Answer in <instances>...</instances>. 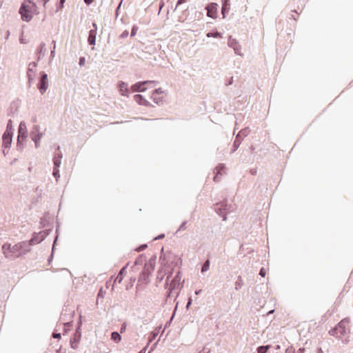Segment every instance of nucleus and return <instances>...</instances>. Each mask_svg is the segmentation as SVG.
Listing matches in <instances>:
<instances>
[{
  "mask_svg": "<svg viewBox=\"0 0 353 353\" xmlns=\"http://www.w3.org/2000/svg\"><path fill=\"white\" fill-rule=\"evenodd\" d=\"M350 322V318L346 317L343 319L334 327L330 330V335L336 338H342L345 336L350 332V329L348 327Z\"/></svg>",
  "mask_w": 353,
  "mask_h": 353,
  "instance_id": "f257e3e1",
  "label": "nucleus"
},
{
  "mask_svg": "<svg viewBox=\"0 0 353 353\" xmlns=\"http://www.w3.org/2000/svg\"><path fill=\"white\" fill-rule=\"evenodd\" d=\"M234 205L232 204H228L227 201H223L219 203H216L214 205L215 212L223 218V221L227 219V214L234 210Z\"/></svg>",
  "mask_w": 353,
  "mask_h": 353,
  "instance_id": "f03ea898",
  "label": "nucleus"
},
{
  "mask_svg": "<svg viewBox=\"0 0 353 353\" xmlns=\"http://www.w3.org/2000/svg\"><path fill=\"white\" fill-rule=\"evenodd\" d=\"M32 4L28 3L27 0H24L23 2L21 3L19 10L21 19L26 22L30 21L32 19Z\"/></svg>",
  "mask_w": 353,
  "mask_h": 353,
  "instance_id": "7ed1b4c3",
  "label": "nucleus"
},
{
  "mask_svg": "<svg viewBox=\"0 0 353 353\" xmlns=\"http://www.w3.org/2000/svg\"><path fill=\"white\" fill-rule=\"evenodd\" d=\"M40 127L38 125H33L30 132V136L32 141L34 143L35 148H38L39 147L40 140L42 138L43 134L39 132Z\"/></svg>",
  "mask_w": 353,
  "mask_h": 353,
  "instance_id": "20e7f679",
  "label": "nucleus"
},
{
  "mask_svg": "<svg viewBox=\"0 0 353 353\" xmlns=\"http://www.w3.org/2000/svg\"><path fill=\"white\" fill-rule=\"evenodd\" d=\"M48 74L45 72H40V78L37 84V88L41 94H43L48 88Z\"/></svg>",
  "mask_w": 353,
  "mask_h": 353,
  "instance_id": "39448f33",
  "label": "nucleus"
},
{
  "mask_svg": "<svg viewBox=\"0 0 353 353\" xmlns=\"http://www.w3.org/2000/svg\"><path fill=\"white\" fill-rule=\"evenodd\" d=\"M218 8L219 5L216 3L211 2L207 4L205 7L207 16L212 19H216L217 17Z\"/></svg>",
  "mask_w": 353,
  "mask_h": 353,
  "instance_id": "423d86ee",
  "label": "nucleus"
},
{
  "mask_svg": "<svg viewBox=\"0 0 353 353\" xmlns=\"http://www.w3.org/2000/svg\"><path fill=\"white\" fill-rule=\"evenodd\" d=\"M17 134L18 139L26 141L28 133L27 130L26 123L25 121H22L19 123Z\"/></svg>",
  "mask_w": 353,
  "mask_h": 353,
  "instance_id": "0eeeda50",
  "label": "nucleus"
},
{
  "mask_svg": "<svg viewBox=\"0 0 353 353\" xmlns=\"http://www.w3.org/2000/svg\"><path fill=\"white\" fill-rule=\"evenodd\" d=\"M228 45L229 47L233 48L234 53L237 55H241V45L239 44V41L236 39L232 38V36H230L228 41Z\"/></svg>",
  "mask_w": 353,
  "mask_h": 353,
  "instance_id": "6e6552de",
  "label": "nucleus"
},
{
  "mask_svg": "<svg viewBox=\"0 0 353 353\" xmlns=\"http://www.w3.org/2000/svg\"><path fill=\"white\" fill-rule=\"evenodd\" d=\"M148 81H138L133 85H131V90L133 92H143L147 90L146 83H148Z\"/></svg>",
  "mask_w": 353,
  "mask_h": 353,
  "instance_id": "1a4fd4ad",
  "label": "nucleus"
},
{
  "mask_svg": "<svg viewBox=\"0 0 353 353\" xmlns=\"http://www.w3.org/2000/svg\"><path fill=\"white\" fill-rule=\"evenodd\" d=\"M63 157L62 152L60 150V146L57 145L56 151L53 157V168H60L61 164V159Z\"/></svg>",
  "mask_w": 353,
  "mask_h": 353,
  "instance_id": "9d476101",
  "label": "nucleus"
},
{
  "mask_svg": "<svg viewBox=\"0 0 353 353\" xmlns=\"http://www.w3.org/2000/svg\"><path fill=\"white\" fill-rule=\"evenodd\" d=\"M93 29H91L88 32V43L90 45L94 46L96 43V37L97 31V25L95 22L92 23Z\"/></svg>",
  "mask_w": 353,
  "mask_h": 353,
  "instance_id": "9b49d317",
  "label": "nucleus"
},
{
  "mask_svg": "<svg viewBox=\"0 0 353 353\" xmlns=\"http://www.w3.org/2000/svg\"><path fill=\"white\" fill-rule=\"evenodd\" d=\"M169 276L167 277V279L165 283V288H168L169 285L173 287V288H178L180 285V279H181V272H178L174 278L172 279L170 283H168Z\"/></svg>",
  "mask_w": 353,
  "mask_h": 353,
  "instance_id": "f8f14e48",
  "label": "nucleus"
},
{
  "mask_svg": "<svg viewBox=\"0 0 353 353\" xmlns=\"http://www.w3.org/2000/svg\"><path fill=\"white\" fill-rule=\"evenodd\" d=\"M14 134L4 132L2 136V146L5 149H10L12 145V137Z\"/></svg>",
  "mask_w": 353,
  "mask_h": 353,
  "instance_id": "ddd939ff",
  "label": "nucleus"
},
{
  "mask_svg": "<svg viewBox=\"0 0 353 353\" xmlns=\"http://www.w3.org/2000/svg\"><path fill=\"white\" fill-rule=\"evenodd\" d=\"M117 88L119 89L120 94L122 96L127 97H129L128 84L126 82H124L123 81H119L117 83Z\"/></svg>",
  "mask_w": 353,
  "mask_h": 353,
  "instance_id": "4468645a",
  "label": "nucleus"
},
{
  "mask_svg": "<svg viewBox=\"0 0 353 353\" xmlns=\"http://www.w3.org/2000/svg\"><path fill=\"white\" fill-rule=\"evenodd\" d=\"M128 263H127L125 265H124L119 272L117 277L115 278L114 283H121L125 276V275L127 273V268H128Z\"/></svg>",
  "mask_w": 353,
  "mask_h": 353,
  "instance_id": "2eb2a0df",
  "label": "nucleus"
},
{
  "mask_svg": "<svg viewBox=\"0 0 353 353\" xmlns=\"http://www.w3.org/2000/svg\"><path fill=\"white\" fill-rule=\"evenodd\" d=\"M59 228V225H57V227L56 229V235H55V237H54V241L52 243V252H51L50 255L48 258V262L49 264L52 261V259L54 257V250H55V245H56L58 238H59V228Z\"/></svg>",
  "mask_w": 353,
  "mask_h": 353,
  "instance_id": "dca6fc26",
  "label": "nucleus"
},
{
  "mask_svg": "<svg viewBox=\"0 0 353 353\" xmlns=\"http://www.w3.org/2000/svg\"><path fill=\"white\" fill-rule=\"evenodd\" d=\"M20 244L21 245V248L20 249L21 252L19 254L23 255L30 252V247L32 246V244L30 243V241H21L20 242Z\"/></svg>",
  "mask_w": 353,
  "mask_h": 353,
  "instance_id": "f3484780",
  "label": "nucleus"
},
{
  "mask_svg": "<svg viewBox=\"0 0 353 353\" xmlns=\"http://www.w3.org/2000/svg\"><path fill=\"white\" fill-rule=\"evenodd\" d=\"M43 241V237L41 236V233L37 232H34L32 238L29 240L32 245L40 243Z\"/></svg>",
  "mask_w": 353,
  "mask_h": 353,
  "instance_id": "a211bd4d",
  "label": "nucleus"
},
{
  "mask_svg": "<svg viewBox=\"0 0 353 353\" xmlns=\"http://www.w3.org/2000/svg\"><path fill=\"white\" fill-rule=\"evenodd\" d=\"M230 0H221V14L223 18L225 17L226 14L229 12L230 8Z\"/></svg>",
  "mask_w": 353,
  "mask_h": 353,
  "instance_id": "6ab92c4d",
  "label": "nucleus"
},
{
  "mask_svg": "<svg viewBox=\"0 0 353 353\" xmlns=\"http://www.w3.org/2000/svg\"><path fill=\"white\" fill-rule=\"evenodd\" d=\"M12 247L10 243H6L2 245L3 252L6 258L12 256Z\"/></svg>",
  "mask_w": 353,
  "mask_h": 353,
  "instance_id": "aec40b11",
  "label": "nucleus"
},
{
  "mask_svg": "<svg viewBox=\"0 0 353 353\" xmlns=\"http://www.w3.org/2000/svg\"><path fill=\"white\" fill-rule=\"evenodd\" d=\"M31 65H32L33 67H37V63L36 62H34V61H32V62H30V64H29V66H28V71H27V77H28V79L29 87L31 86V83L33 81V77H32V76L31 74V72H34V70L30 68Z\"/></svg>",
  "mask_w": 353,
  "mask_h": 353,
  "instance_id": "412c9836",
  "label": "nucleus"
},
{
  "mask_svg": "<svg viewBox=\"0 0 353 353\" xmlns=\"http://www.w3.org/2000/svg\"><path fill=\"white\" fill-rule=\"evenodd\" d=\"M243 140V138L242 137H240V135H236L235 139L233 142L232 150L231 152H234L239 147L240 144L241 143L242 141Z\"/></svg>",
  "mask_w": 353,
  "mask_h": 353,
  "instance_id": "4be33fe9",
  "label": "nucleus"
},
{
  "mask_svg": "<svg viewBox=\"0 0 353 353\" xmlns=\"http://www.w3.org/2000/svg\"><path fill=\"white\" fill-rule=\"evenodd\" d=\"M46 51V43L44 42H41L37 49V60L39 61L41 57L44 55V52Z\"/></svg>",
  "mask_w": 353,
  "mask_h": 353,
  "instance_id": "5701e85b",
  "label": "nucleus"
},
{
  "mask_svg": "<svg viewBox=\"0 0 353 353\" xmlns=\"http://www.w3.org/2000/svg\"><path fill=\"white\" fill-rule=\"evenodd\" d=\"M21 245L20 244V242L12 245V256H14V257H19L21 256V254H19V253L21 252Z\"/></svg>",
  "mask_w": 353,
  "mask_h": 353,
  "instance_id": "b1692460",
  "label": "nucleus"
},
{
  "mask_svg": "<svg viewBox=\"0 0 353 353\" xmlns=\"http://www.w3.org/2000/svg\"><path fill=\"white\" fill-rule=\"evenodd\" d=\"M154 266L150 265L148 263L145 262L142 272H143L144 274H147L148 275H151L154 270Z\"/></svg>",
  "mask_w": 353,
  "mask_h": 353,
  "instance_id": "393cba45",
  "label": "nucleus"
},
{
  "mask_svg": "<svg viewBox=\"0 0 353 353\" xmlns=\"http://www.w3.org/2000/svg\"><path fill=\"white\" fill-rule=\"evenodd\" d=\"M17 111V104L14 101H12L10 105V107L8 110V113H7V115L8 117H11V116H13V114H14L15 112Z\"/></svg>",
  "mask_w": 353,
  "mask_h": 353,
  "instance_id": "a878e982",
  "label": "nucleus"
},
{
  "mask_svg": "<svg viewBox=\"0 0 353 353\" xmlns=\"http://www.w3.org/2000/svg\"><path fill=\"white\" fill-rule=\"evenodd\" d=\"M50 217L48 214H46L41 218L40 224L42 228H46L50 225Z\"/></svg>",
  "mask_w": 353,
  "mask_h": 353,
  "instance_id": "bb28decb",
  "label": "nucleus"
},
{
  "mask_svg": "<svg viewBox=\"0 0 353 353\" xmlns=\"http://www.w3.org/2000/svg\"><path fill=\"white\" fill-rule=\"evenodd\" d=\"M207 37L210 38H221L222 37V33L218 32L216 30H213L210 32H208L206 34Z\"/></svg>",
  "mask_w": 353,
  "mask_h": 353,
  "instance_id": "cd10ccee",
  "label": "nucleus"
},
{
  "mask_svg": "<svg viewBox=\"0 0 353 353\" xmlns=\"http://www.w3.org/2000/svg\"><path fill=\"white\" fill-rule=\"evenodd\" d=\"M111 339L117 343L120 342L121 340V334L118 332H112L111 333Z\"/></svg>",
  "mask_w": 353,
  "mask_h": 353,
  "instance_id": "c85d7f7f",
  "label": "nucleus"
},
{
  "mask_svg": "<svg viewBox=\"0 0 353 353\" xmlns=\"http://www.w3.org/2000/svg\"><path fill=\"white\" fill-rule=\"evenodd\" d=\"M145 99V97L141 94H136L134 95V100L140 105L143 104Z\"/></svg>",
  "mask_w": 353,
  "mask_h": 353,
  "instance_id": "c756f323",
  "label": "nucleus"
},
{
  "mask_svg": "<svg viewBox=\"0 0 353 353\" xmlns=\"http://www.w3.org/2000/svg\"><path fill=\"white\" fill-rule=\"evenodd\" d=\"M145 254H140L135 260L134 265H142L143 263L145 261Z\"/></svg>",
  "mask_w": 353,
  "mask_h": 353,
  "instance_id": "7c9ffc66",
  "label": "nucleus"
},
{
  "mask_svg": "<svg viewBox=\"0 0 353 353\" xmlns=\"http://www.w3.org/2000/svg\"><path fill=\"white\" fill-rule=\"evenodd\" d=\"M81 325L79 326L78 329H77L76 332L74 333L73 338L71 339L76 343H79L81 340V332H79L80 329Z\"/></svg>",
  "mask_w": 353,
  "mask_h": 353,
  "instance_id": "2f4dec72",
  "label": "nucleus"
},
{
  "mask_svg": "<svg viewBox=\"0 0 353 353\" xmlns=\"http://www.w3.org/2000/svg\"><path fill=\"white\" fill-rule=\"evenodd\" d=\"M243 285H244V283L242 279V277L241 276H239L237 277V280L235 282V290H239Z\"/></svg>",
  "mask_w": 353,
  "mask_h": 353,
  "instance_id": "473e14b6",
  "label": "nucleus"
},
{
  "mask_svg": "<svg viewBox=\"0 0 353 353\" xmlns=\"http://www.w3.org/2000/svg\"><path fill=\"white\" fill-rule=\"evenodd\" d=\"M151 99L153 100V101L157 104V105H161L163 103V97H157V95H155V94H152L151 95Z\"/></svg>",
  "mask_w": 353,
  "mask_h": 353,
  "instance_id": "72a5a7b5",
  "label": "nucleus"
},
{
  "mask_svg": "<svg viewBox=\"0 0 353 353\" xmlns=\"http://www.w3.org/2000/svg\"><path fill=\"white\" fill-rule=\"evenodd\" d=\"M13 131H14V129H13V126H12V120L11 119H10L8 121L6 131L4 132L14 134Z\"/></svg>",
  "mask_w": 353,
  "mask_h": 353,
  "instance_id": "f704fd0d",
  "label": "nucleus"
},
{
  "mask_svg": "<svg viewBox=\"0 0 353 353\" xmlns=\"http://www.w3.org/2000/svg\"><path fill=\"white\" fill-rule=\"evenodd\" d=\"M250 132V130L248 127L244 128L243 129L241 130L237 135H240V137H242L243 139L244 137H246L249 133Z\"/></svg>",
  "mask_w": 353,
  "mask_h": 353,
  "instance_id": "c9c22d12",
  "label": "nucleus"
},
{
  "mask_svg": "<svg viewBox=\"0 0 353 353\" xmlns=\"http://www.w3.org/2000/svg\"><path fill=\"white\" fill-rule=\"evenodd\" d=\"M150 275H148L147 274H144L143 272H141L140 273L139 276V281H141L142 282L145 283H148L150 281L149 277Z\"/></svg>",
  "mask_w": 353,
  "mask_h": 353,
  "instance_id": "e433bc0d",
  "label": "nucleus"
},
{
  "mask_svg": "<svg viewBox=\"0 0 353 353\" xmlns=\"http://www.w3.org/2000/svg\"><path fill=\"white\" fill-rule=\"evenodd\" d=\"M26 141H22V139H18L17 140V150L18 151H23L24 147H25V143Z\"/></svg>",
  "mask_w": 353,
  "mask_h": 353,
  "instance_id": "4c0bfd02",
  "label": "nucleus"
},
{
  "mask_svg": "<svg viewBox=\"0 0 353 353\" xmlns=\"http://www.w3.org/2000/svg\"><path fill=\"white\" fill-rule=\"evenodd\" d=\"M27 1L28 2V3L32 4V10L33 11L32 16L34 14H39L38 7H37L36 3L34 2V1H32V0H27Z\"/></svg>",
  "mask_w": 353,
  "mask_h": 353,
  "instance_id": "58836bf2",
  "label": "nucleus"
},
{
  "mask_svg": "<svg viewBox=\"0 0 353 353\" xmlns=\"http://www.w3.org/2000/svg\"><path fill=\"white\" fill-rule=\"evenodd\" d=\"M270 345H261L256 348V352L257 353H266L268 350L270 349Z\"/></svg>",
  "mask_w": 353,
  "mask_h": 353,
  "instance_id": "ea45409f",
  "label": "nucleus"
},
{
  "mask_svg": "<svg viewBox=\"0 0 353 353\" xmlns=\"http://www.w3.org/2000/svg\"><path fill=\"white\" fill-rule=\"evenodd\" d=\"M225 170V165L224 163H219L216 168V173L219 174H222V173Z\"/></svg>",
  "mask_w": 353,
  "mask_h": 353,
  "instance_id": "a19ab883",
  "label": "nucleus"
},
{
  "mask_svg": "<svg viewBox=\"0 0 353 353\" xmlns=\"http://www.w3.org/2000/svg\"><path fill=\"white\" fill-rule=\"evenodd\" d=\"M65 3V0H58L56 3V12H59L63 8Z\"/></svg>",
  "mask_w": 353,
  "mask_h": 353,
  "instance_id": "79ce46f5",
  "label": "nucleus"
},
{
  "mask_svg": "<svg viewBox=\"0 0 353 353\" xmlns=\"http://www.w3.org/2000/svg\"><path fill=\"white\" fill-rule=\"evenodd\" d=\"M210 260L205 261L202 264L201 272L202 273H204V272H207L209 270V268H210Z\"/></svg>",
  "mask_w": 353,
  "mask_h": 353,
  "instance_id": "37998d69",
  "label": "nucleus"
},
{
  "mask_svg": "<svg viewBox=\"0 0 353 353\" xmlns=\"http://www.w3.org/2000/svg\"><path fill=\"white\" fill-rule=\"evenodd\" d=\"M52 228L49 229L44 230L43 231L39 232L42 237H43V240L50 234L52 232Z\"/></svg>",
  "mask_w": 353,
  "mask_h": 353,
  "instance_id": "c03bdc74",
  "label": "nucleus"
},
{
  "mask_svg": "<svg viewBox=\"0 0 353 353\" xmlns=\"http://www.w3.org/2000/svg\"><path fill=\"white\" fill-rule=\"evenodd\" d=\"M156 260H157V255L154 254H153L150 259H149V261L147 262L150 265H153L155 267V264H156Z\"/></svg>",
  "mask_w": 353,
  "mask_h": 353,
  "instance_id": "a18cd8bd",
  "label": "nucleus"
},
{
  "mask_svg": "<svg viewBox=\"0 0 353 353\" xmlns=\"http://www.w3.org/2000/svg\"><path fill=\"white\" fill-rule=\"evenodd\" d=\"M52 175L57 181L58 179L60 177L59 168H53Z\"/></svg>",
  "mask_w": 353,
  "mask_h": 353,
  "instance_id": "49530a36",
  "label": "nucleus"
},
{
  "mask_svg": "<svg viewBox=\"0 0 353 353\" xmlns=\"http://www.w3.org/2000/svg\"><path fill=\"white\" fill-rule=\"evenodd\" d=\"M147 247H148V245L146 243L141 244L139 246H138L134 250L138 252H140L145 250L147 248Z\"/></svg>",
  "mask_w": 353,
  "mask_h": 353,
  "instance_id": "de8ad7c7",
  "label": "nucleus"
},
{
  "mask_svg": "<svg viewBox=\"0 0 353 353\" xmlns=\"http://www.w3.org/2000/svg\"><path fill=\"white\" fill-rule=\"evenodd\" d=\"M137 30H138V27L136 25H134L131 29L130 37H134L137 32Z\"/></svg>",
  "mask_w": 353,
  "mask_h": 353,
  "instance_id": "09e8293b",
  "label": "nucleus"
},
{
  "mask_svg": "<svg viewBox=\"0 0 353 353\" xmlns=\"http://www.w3.org/2000/svg\"><path fill=\"white\" fill-rule=\"evenodd\" d=\"M176 289V288H173V287L169 285L168 291L167 292V296H166V301H168V299L171 296L172 292Z\"/></svg>",
  "mask_w": 353,
  "mask_h": 353,
  "instance_id": "8fccbe9b",
  "label": "nucleus"
},
{
  "mask_svg": "<svg viewBox=\"0 0 353 353\" xmlns=\"http://www.w3.org/2000/svg\"><path fill=\"white\" fill-rule=\"evenodd\" d=\"M187 223H188L187 221H183L176 232H178L181 231V230H185L186 229V224H187Z\"/></svg>",
  "mask_w": 353,
  "mask_h": 353,
  "instance_id": "3c124183",
  "label": "nucleus"
},
{
  "mask_svg": "<svg viewBox=\"0 0 353 353\" xmlns=\"http://www.w3.org/2000/svg\"><path fill=\"white\" fill-rule=\"evenodd\" d=\"M164 92L161 88H156L152 91V94L159 95Z\"/></svg>",
  "mask_w": 353,
  "mask_h": 353,
  "instance_id": "603ef678",
  "label": "nucleus"
},
{
  "mask_svg": "<svg viewBox=\"0 0 353 353\" xmlns=\"http://www.w3.org/2000/svg\"><path fill=\"white\" fill-rule=\"evenodd\" d=\"M145 81H148L150 83H146V87H149V88H153L157 84V81H150V80H145Z\"/></svg>",
  "mask_w": 353,
  "mask_h": 353,
  "instance_id": "864d4df0",
  "label": "nucleus"
},
{
  "mask_svg": "<svg viewBox=\"0 0 353 353\" xmlns=\"http://www.w3.org/2000/svg\"><path fill=\"white\" fill-rule=\"evenodd\" d=\"M129 35V32L127 30H125L119 36L121 39H125L128 37Z\"/></svg>",
  "mask_w": 353,
  "mask_h": 353,
  "instance_id": "5fc2aeb1",
  "label": "nucleus"
},
{
  "mask_svg": "<svg viewBox=\"0 0 353 353\" xmlns=\"http://www.w3.org/2000/svg\"><path fill=\"white\" fill-rule=\"evenodd\" d=\"M259 274L261 276V277H264L266 274V271H265V269L262 267L260 270H259Z\"/></svg>",
  "mask_w": 353,
  "mask_h": 353,
  "instance_id": "6e6d98bb",
  "label": "nucleus"
},
{
  "mask_svg": "<svg viewBox=\"0 0 353 353\" xmlns=\"http://www.w3.org/2000/svg\"><path fill=\"white\" fill-rule=\"evenodd\" d=\"M85 59L83 57H81L79 59V65L80 66H83L85 65Z\"/></svg>",
  "mask_w": 353,
  "mask_h": 353,
  "instance_id": "4d7b16f0",
  "label": "nucleus"
},
{
  "mask_svg": "<svg viewBox=\"0 0 353 353\" xmlns=\"http://www.w3.org/2000/svg\"><path fill=\"white\" fill-rule=\"evenodd\" d=\"M126 326H127L126 323H123L121 324V328H120V333H123L125 331Z\"/></svg>",
  "mask_w": 353,
  "mask_h": 353,
  "instance_id": "13d9d810",
  "label": "nucleus"
},
{
  "mask_svg": "<svg viewBox=\"0 0 353 353\" xmlns=\"http://www.w3.org/2000/svg\"><path fill=\"white\" fill-rule=\"evenodd\" d=\"M141 105L145 106V107H154L152 104H151L148 100L145 99L143 104Z\"/></svg>",
  "mask_w": 353,
  "mask_h": 353,
  "instance_id": "bf43d9fd",
  "label": "nucleus"
},
{
  "mask_svg": "<svg viewBox=\"0 0 353 353\" xmlns=\"http://www.w3.org/2000/svg\"><path fill=\"white\" fill-rule=\"evenodd\" d=\"M192 297L190 296L188 299V303L186 304V309L188 310L189 307H190V305H192Z\"/></svg>",
  "mask_w": 353,
  "mask_h": 353,
  "instance_id": "052dcab7",
  "label": "nucleus"
},
{
  "mask_svg": "<svg viewBox=\"0 0 353 353\" xmlns=\"http://www.w3.org/2000/svg\"><path fill=\"white\" fill-rule=\"evenodd\" d=\"M164 237H165V234H160L158 236H157L156 237H154L153 239V241L163 239Z\"/></svg>",
  "mask_w": 353,
  "mask_h": 353,
  "instance_id": "680f3d73",
  "label": "nucleus"
},
{
  "mask_svg": "<svg viewBox=\"0 0 353 353\" xmlns=\"http://www.w3.org/2000/svg\"><path fill=\"white\" fill-rule=\"evenodd\" d=\"M70 343L71 348H72L74 350L77 349V347H78L77 345H75L74 343H76L74 342L72 339H70Z\"/></svg>",
  "mask_w": 353,
  "mask_h": 353,
  "instance_id": "e2e57ef3",
  "label": "nucleus"
},
{
  "mask_svg": "<svg viewBox=\"0 0 353 353\" xmlns=\"http://www.w3.org/2000/svg\"><path fill=\"white\" fill-rule=\"evenodd\" d=\"M99 298H101V299L103 298V292L102 288H101L99 290V292H98V294H97V299H99Z\"/></svg>",
  "mask_w": 353,
  "mask_h": 353,
  "instance_id": "0e129e2a",
  "label": "nucleus"
},
{
  "mask_svg": "<svg viewBox=\"0 0 353 353\" xmlns=\"http://www.w3.org/2000/svg\"><path fill=\"white\" fill-rule=\"evenodd\" d=\"M52 337H53L54 339H57L59 340V339H61V333H54V334H52Z\"/></svg>",
  "mask_w": 353,
  "mask_h": 353,
  "instance_id": "69168bd1",
  "label": "nucleus"
},
{
  "mask_svg": "<svg viewBox=\"0 0 353 353\" xmlns=\"http://www.w3.org/2000/svg\"><path fill=\"white\" fill-rule=\"evenodd\" d=\"M55 55V50L53 48L50 51V60L52 59Z\"/></svg>",
  "mask_w": 353,
  "mask_h": 353,
  "instance_id": "338daca9",
  "label": "nucleus"
},
{
  "mask_svg": "<svg viewBox=\"0 0 353 353\" xmlns=\"http://www.w3.org/2000/svg\"><path fill=\"white\" fill-rule=\"evenodd\" d=\"M285 353H294V350L292 347H288L285 350Z\"/></svg>",
  "mask_w": 353,
  "mask_h": 353,
  "instance_id": "774afa93",
  "label": "nucleus"
}]
</instances>
